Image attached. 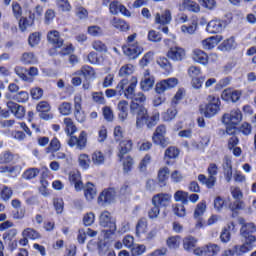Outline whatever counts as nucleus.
I'll use <instances>...</instances> for the list:
<instances>
[{
    "instance_id": "nucleus-1",
    "label": "nucleus",
    "mask_w": 256,
    "mask_h": 256,
    "mask_svg": "<svg viewBox=\"0 0 256 256\" xmlns=\"http://www.w3.org/2000/svg\"><path fill=\"white\" fill-rule=\"evenodd\" d=\"M137 83L138 80L135 76H132L130 81L128 79H122L117 84L118 95H124V97L130 99L132 103H145L147 101L145 94L142 92L135 93Z\"/></svg>"
},
{
    "instance_id": "nucleus-2",
    "label": "nucleus",
    "mask_w": 256,
    "mask_h": 256,
    "mask_svg": "<svg viewBox=\"0 0 256 256\" xmlns=\"http://www.w3.org/2000/svg\"><path fill=\"white\" fill-rule=\"evenodd\" d=\"M130 113L136 116V129H143V125H147L148 129L155 127L159 123V113H155L152 116H149L147 109L139 103L133 102L130 105Z\"/></svg>"
},
{
    "instance_id": "nucleus-3",
    "label": "nucleus",
    "mask_w": 256,
    "mask_h": 256,
    "mask_svg": "<svg viewBox=\"0 0 256 256\" xmlns=\"http://www.w3.org/2000/svg\"><path fill=\"white\" fill-rule=\"evenodd\" d=\"M64 125L66 127L65 132L70 136L67 141L69 147H76L79 151H83L87 147V133L82 131L78 138L73 136L77 132V126H75L71 118H64Z\"/></svg>"
},
{
    "instance_id": "nucleus-4",
    "label": "nucleus",
    "mask_w": 256,
    "mask_h": 256,
    "mask_svg": "<svg viewBox=\"0 0 256 256\" xmlns=\"http://www.w3.org/2000/svg\"><path fill=\"white\" fill-rule=\"evenodd\" d=\"M207 101L204 115L208 119H211V117H215L221 111V99L217 96L209 95Z\"/></svg>"
},
{
    "instance_id": "nucleus-5",
    "label": "nucleus",
    "mask_w": 256,
    "mask_h": 256,
    "mask_svg": "<svg viewBox=\"0 0 256 256\" xmlns=\"http://www.w3.org/2000/svg\"><path fill=\"white\" fill-rule=\"evenodd\" d=\"M99 225L101 227H106L108 228V232L110 234L115 233V231H117V224L115 222V218H113V216L111 215V212L109 211H103L100 214L99 217Z\"/></svg>"
},
{
    "instance_id": "nucleus-6",
    "label": "nucleus",
    "mask_w": 256,
    "mask_h": 256,
    "mask_svg": "<svg viewBox=\"0 0 256 256\" xmlns=\"http://www.w3.org/2000/svg\"><path fill=\"white\" fill-rule=\"evenodd\" d=\"M74 117L78 123H85V119H87L83 111V96L81 94L74 96Z\"/></svg>"
},
{
    "instance_id": "nucleus-7",
    "label": "nucleus",
    "mask_w": 256,
    "mask_h": 256,
    "mask_svg": "<svg viewBox=\"0 0 256 256\" xmlns=\"http://www.w3.org/2000/svg\"><path fill=\"white\" fill-rule=\"evenodd\" d=\"M165 135H167V127H165V125H159L152 137L153 143L161 147H167L169 145V139L165 138Z\"/></svg>"
},
{
    "instance_id": "nucleus-8",
    "label": "nucleus",
    "mask_w": 256,
    "mask_h": 256,
    "mask_svg": "<svg viewBox=\"0 0 256 256\" xmlns=\"http://www.w3.org/2000/svg\"><path fill=\"white\" fill-rule=\"evenodd\" d=\"M240 121H243V114L239 109H233L222 117V123H224V125H233L234 127H237Z\"/></svg>"
},
{
    "instance_id": "nucleus-9",
    "label": "nucleus",
    "mask_w": 256,
    "mask_h": 256,
    "mask_svg": "<svg viewBox=\"0 0 256 256\" xmlns=\"http://www.w3.org/2000/svg\"><path fill=\"white\" fill-rule=\"evenodd\" d=\"M179 84V79L172 77L161 80L156 84L155 91L158 95L165 93V91H169V89H174Z\"/></svg>"
},
{
    "instance_id": "nucleus-10",
    "label": "nucleus",
    "mask_w": 256,
    "mask_h": 256,
    "mask_svg": "<svg viewBox=\"0 0 256 256\" xmlns=\"http://www.w3.org/2000/svg\"><path fill=\"white\" fill-rule=\"evenodd\" d=\"M225 27H227V21L216 18L208 22L206 31L211 35H215L217 33H223V31H225Z\"/></svg>"
},
{
    "instance_id": "nucleus-11",
    "label": "nucleus",
    "mask_w": 256,
    "mask_h": 256,
    "mask_svg": "<svg viewBox=\"0 0 256 256\" xmlns=\"http://www.w3.org/2000/svg\"><path fill=\"white\" fill-rule=\"evenodd\" d=\"M124 55L128 57V59H137L141 53H143V47L139 45L138 42L134 44H127L122 47Z\"/></svg>"
},
{
    "instance_id": "nucleus-12",
    "label": "nucleus",
    "mask_w": 256,
    "mask_h": 256,
    "mask_svg": "<svg viewBox=\"0 0 256 256\" xmlns=\"http://www.w3.org/2000/svg\"><path fill=\"white\" fill-rule=\"evenodd\" d=\"M206 211H207V203L205 201H202L197 204V206L194 210V219L196 220V228L197 229H201V227L204 226L203 215H205Z\"/></svg>"
},
{
    "instance_id": "nucleus-13",
    "label": "nucleus",
    "mask_w": 256,
    "mask_h": 256,
    "mask_svg": "<svg viewBox=\"0 0 256 256\" xmlns=\"http://www.w3.org/2000/svg\"><path fill=\"white\" fill-rule=\"evenodd\" d=\"M111 15H118L122 13L124 17H131V12L121 2L114 0L109 5Z\"/></svg>"
},
{
    "instance_id": "nucleus-14",
    "label": "nucleus",
    "mask_w": 256,
    "mask_h": 256,
    "mask_svg": "<svg viewBox=\"0 0 256 256\" xmlns=\"http://www.w3.org/2000/svg\"><path fill=\"white\" fill-rule=\"evenodd\" d=\"M171 203V194L159 193L153 196L152 205H157L159 207H168Z\"/></svg>"
},
{
    "instance_id": "nucleus-15",
    "label": "nucleus",
    "mask_w": 256,
    "mask_h": 256,
    "mask_svg": "<svg viewBox=\"0 0 256 256\" xmlns=\"http://www.w3.org/2000/svg\"><path fill=\"white\" fill-rule=\"evenodd\" d=\"M115 189L109 188L107 190H104L101 192V194L98 197V203H101V205H107L109 203H113L115 201Z\"/></svg>"
},
{
    "instance_id": "nucleus-16",
    "label": "nucleus",
    "mask_w": 256,
    "mask_h": 256,
    "mask_svg": "<svg viewBox=\"0 0 256 256\" xmlns=\"http://www.w3.org/2000/svg\"><path fill=\"white\" fill-rule=\"evenodd\" d=\"M167 57L171 61H183L185 59V49L179 46L171 47L167 52Z\"/></svg>"
},
{
    "instance_id": "nucleus-17",
    "label": "nucleus",
    "mask_w": 256,
    "mask_h": 256,
    "mask_svg": "<svg viewBox=\"0 0 256 256\" xmlns=\"http://www.w3.org/2000/svg\"><path fill=\"white\" fill-rule=\"evenodd\" d=\"M192 60L195 63L205 66L209 64V55H207V53L201 49H194L192 51Z\"/></svg>"
},
{
    "instance_id": "nucleus-18",
    "label": "nucleus",
    "mask_w": 256,
    "mask_h": 256,
    "mask_svg": "<svg viewBox=\"0 0 256 256\" xmlns=\"http://www.w3.org/2000/svg\"><path fill=\"white\" fill-rule=\"evenodd\" d=\"M221 41H223V36L216 35V36L206 38L201 43H202L203 49H205L206 51H211V49H215V47H217V45H219Z\"/></svg>"
},
{
    "instance_id": "nucleus-19",
    "label": "nucleus",
    "mask_w": 256,
    "mask_h": 256,
    "mask_svg": "<svg viewBox=\"0 0 256 256\" xmlns=\"http://www.w3.org/2000/svg\"><path fill=\"white\" fill-rule=\"evenodd\" d=\"M7 108L17 119H23L25 117V107L19 105L13 101L7 102Z\"/></svg>"
},
{
    "instance_id": "nucleus-20",
    "label": "nucleus",
    "mask_w": 256,
    "mask_h": 256,
    "mask_svg": "<svg viewBox=\"0 0 256 256\" xmlns=\"http://www.w3.org/2000/svg\"><path fill=\"white\" fill-rule=\"evenodd\" d=\"M222 167L224 169L225 179L227 183H230L231 179H233V164L230 156L224 157Z\"/></svg>"
},
{
    "instance_id": "nucleus-21",
    "label": "nucleus",
    "mask_w": 256,
    "mask_h": 256,
    "mask_svg": "<svg viewBox=\"0 0 256 256\" xmlns=\"http://www.w3.org/2000/svg\"><path fill=\"white\" fill-rule=\"evenodd\" d=\"M118 119L121 123H125L127 121V117H129V103L127 101L122 100L118 103Z\"/></svg>"
},
{
    "instance_id": "nucleus-22",
    "label": "nucleus",
    "mask_w": 256,
    "mask_h": 256,
    "mask_svg": "<svg viewBox=\"0 0 256 256\" xmlns=\"http://www.w3.org/2000/svg\"><path fill=\"white\" fill-rule=\"evenodd\" d=\"M147 233V219L142 218L138 220L136 224V237L139 241H145V235Z\"/></svg>"
},
{
    "instance_id": "nucleus-23",
    "label": "nucleus",
    "mask_w": 256,
    "mask_h": 256,
    "mask_svg": "<svg viewBox=\"0 0 256 256\" xmlns=\"http://www.w3.org/2000/svg\"><path fill=\"white\" fill-rule=\"evenodd\" d=\"M131 149H133V141H131V140H122L119 143L118 157H119L120 161H123V157H125V155H127V153H129V151H131Z\"/></svg>"
},
{
    "instance_id": "nucleus-24",
    "label": "nucleus",
    "mask_w": 256,
    "mask_h": 256,
    "mask_svg": "<svg viewBox=\"0 0 256 256\" xmlns=\"http://www.w3.org/2000/svg\"><path fill=\"white\" fill-rule=\"evenodd\" d=\"M69 181L71 185H74L76 191H81V189H83V181L81 180L80 171H71L69 173Z\"/></svg>"
},
{
    "instance_id": "nucleus-25",
    "label": "nucleus",
    "mask_w": 256,
    "mask_h": 256,
    "mask_svg": "<svg viewBox=\"0 0 256 256\" xmlns=\"http://www.w3.org/2000/svg\"><path fill=\"white\" fill-rule=\"evenodd\" d=\"M47 39L49 43H52V45H54V47L56 48L63 47V39L59 35V31L52 30L48 32Z\"/></svg>"
},
{
    "instance_id": "nucleus-26",
    "label": "nucleus",
    "mask_w": 256,
    "mask_h": 256,
    "mask_svg": "<svg viewBox=\"0 0 256 256\" xmlns=\"http://www.w3.org/2000/svg\"><path fill=\"white\" fill-rule=\"evenodd\" d=\"M153 85H155V78L149 75V70H146L144 73V78L140 83V87L142 91H150V89H153Z\"/></svg>"
},
{
    "instance_id": "nucleus-27",
    "label": "nucleus",
    "mask_w": 256,
    "mask_h": 256,
    "mask_svg": "<svg viewBox=\"0 0 256 256\" xmlns=\"http://www.w3.org/2000/svg\"><path fill=\"white\" fill-rule=\"evenodd\" d=\"M171 11L165 10L162 14L156 13L155 15V23L157 25H169L171 23Z\"/></svg>"
},
{
    "instance_id": "nucleus-28",
    "label": "nucleus",
    "mask_w": 256,
    "mask_h": 256,
    "mask_svg": "<svg viewBox=\"0 0 256 256\" xmlns=\"http://www.w3.org/2000/svg\"><path fill=\"white\" fill-rule=\"evenodd\" d=\"M43 17V6L36 5L34 8L28 10V19L30 21H39Z\"/></svg>"
},
{
    "instance_id": "nucleus-29",
    "label": "nucleus",
    "mask_w": 256,
    "mask_h": 256,
    "mask_svg": "<svg viewBox=\"0 0 256 256\" xmlns=\"http://www.w3.org/2000/svg\"><path fill=\"white\" fill-rule=\"evenodd\" d=\"M198 181L205 185L207 189H213L215 187V183H217V177L215 176H205L204 174L198 175Z\"/></svg>"
},
{
    "instance_id": "nucleus-30",
    "label": "nucleus",
    "mask_w": 256,
    "mask_h": 256,
    "mask_svg": "<svg viewBox=\"0 0 256 256\" xmlns=\"http://www.w3.org/2000/svg\"><path fill=\"white\" fill-rule=\"evenodd\" d=\"M110 24L112 27L115 29H118L119 31H129V24L125 22V20L121 18L114 17L111 21Z\"/></svg>"
},
{
    "instance_id": "nucleus-31",
    "label": "nucleus",
    "mask_w": 256,
    "mask_h": 256,
    "mask_svg": "<svg viewBox=\"0 0 256 256\" xmlns=\"http://www.w3.org/2000/svg\"><path fill=\"white\" fill-rule=\"evenodd\" d=\"M84 195L87 199V201H93L95 199V196L97 195V188H95V185L93 183L88 182L84 188Z\"/></svg>"
},
{
    "instance_id": "nucleus-32",
    "label": "nucleus",
    "mask_w": 256,
    "mask_h": 256,
    "mask_svg": "<svg viewBox=\"0 0 256 256\" xmlns=\"http://www.w3.org/2000/svg\"><path fill=\"white\" fill-rule=\"evenodd\" d=\"M58 111L60 115L67 117L73 113V104H71V102H62L58 106Z\"/></svg>"
},
{
    "instance_id": "nucleus-33",
    "label": "nucleus",
    "mask_w": 256,
    "mask_h": 256,
    "mask_svg": "<svg viewBox=\"0 0 256 256\" xmlns=\"http://www.w3.org/2000/svg\"><path fill=\"white\" fill-rule=\"evenodd\" d=\"M21 61L24 65H37V63H39L35 54L31 52H25L21 57Z\"/></svg>"
},
{
    "instance_id": "nucleus-34",
    "label": "nucleus",
    "mask_w": 256,
    "mask_h": 256,
    "mask_svg": "<svg viewBox=\"0 0 256 256\" xmlns=\"http://www.w3.org/2000/svg\"><path fill=\"white\" fill-rule=\"evenodd\" d=\"M197 245V238L188 236L183 239V247L185 251H193Z\"/></svg>"
},
{
    "instance_id": "nucleus-35",
    "label": "nucleus",
    "mask_w": 256,
    "mask_h": 256,
    "mask_svg": "<svg viewBox=\"0 0 256 256\" xmlns=\"http://www.w3.org/2000/svg\"><path fill=\"white\" fill-rule=\"evenodd\" d=\"M76 75H83L85 79H91V77H95V70L93 67L85 65L76 72Z\"/></svg>"
},
{
    "instance_id": "nucleus-36",
    "label": "nucleus",
    "mask_w": 256,
    "mask_h": 256,
    "mask_svg": "<svg viewBox=\"0 0 256 256\" xmlns=\"http://www.w3.org/2000/svg\"><path fill=\"white\" fill-rule=\"evenodd\" d=\"M184 9L187 11H191L192 13H199L201 11V7L197 2L191 1V0H184L182 3Z\"/></svg>"
},
{
    "instance_id": "nucleus-37",
    "label": "nucleus",
    "mask_w": 256,
    "mask_h": 256,
    "mask_svg": "<svg viewBox=\"0 0 256 256\" xmlns=\"http://www.w3.org/2000/svg\"><path fill=\"white\" fill-rule=\"evenodd\" d=\"M22 237L35 241L36 239H41V234L33 228H26L22 231Z\"/></svg>"
},
{
    "instance_id": "nucleus-38",
    "label": "nucleus",
    "mask_w": 256,
    "mask_h": 256,
    "mask_svg": "<svg viewBox=\"0 0 256 256\" xmlns=\"http://www.w3.org/2000/svg\"><path fill=\"white\" fill-rule=\"evenodd\" d=\"M205 248V255L206 256H215V255H219V252L221 251V247L217 244H207L206 246H204Z\"/></svg>"
},
{
    "instance_id": "nucleus-39",
    "label": "nucleus",
    "mask_w": 256,
    "mask_h": 256,
    "mask_svg": "<svg viewBox=\"0 0 256 256\" xmlns=\"http://www.w3.org/2000/svg\"><path fill=\"white\" fill-rule=\"evenodd\" d=\"M13 197V189H11V187L9 186H2V188L0 189V199L2 201H9V199H11Z\"/></svg>"
},
{
    "instance_id": "nucleus-40",
    "label": "nucleus",
    "mask_w": 256,
    "mask_h": 256,
    "mask_svg": "<svg viewBox=\"0 0 256 256\" xmlns=\"http://www.w3.org/2000/svg\"><path fill=\"white\" fill-rule=\"evenodd\" d=\"M61 149V142L57 137H54L50 143L49 146L46 148V153H57Z\"/></svg>"
},
{
    "instance_id": "nucleus-41",
    "label": "nucleus",
    "mask_w": 256,
    "mask_h": 256,
    "mask_svg": "<svg viewBox=\"0 0 256 256\" xmlns=\"http://www.w3.org/2000/svg\"><path fill=\"white\" fill-rule=\"evenodd\" d=\"M256 227L254 223H246L242 226L240 233L242 237H247L248 235H252V233H255Z\"/></svg>"
},
{
    "instance_id": "nucleus-42",
    "label": "nucleus",
    "mask_w": 256,
    "mask_h": 256,
    "mask_svg": "<svg viewBox=\"0 0 256 256\" xmlns=\"http://www.w3.org/2000/svg\"><path fill=\"white\" fill-rule=\"evenodd\" d=\"M15 156L10 151H4L0 154V165H8L12 163Z\"/></svg>"
},
{
    "instance_id": "nucleus-43",
    "label": "nucleus",
    "mask_w": 256,
    "mask_h": 256,
    "mask_svg": "<svg viewBox=\"0 0 256 256\" xmlns=\"http://www.w3.org/2000/svg\"><path fill=\"white\" fill-rule=\"evenodd\" d=\"M78 163L82 169H89L91 165V158L87 154H80L78 156Z\"/></svg>"
},
{
    "instance_id": "nucleus-44",
    "label": "nucleus",
    "mask_w": 256,
    "mask_h": 256,
    "mask_svg": "<svg viewBox=\"0 0 256 256\" xmlns=\"http://www.w3.org/2000/svg\"><path fill=\"white\" fill-rule=\"evenodd\" d=\"M188 197H189V193H187L183 190H178L174 194L175 201H181L182 205H187V203H189V200H187Z\"/></svg>"
},
{
    "instance_id": "nucleus-45",
    "label": "nucleus",
    "mask_w": 256,
    "mask_h": 256,
    "mask_svg": "<svg viewBox=\"0 0 256 256\" xmlns=\"http://www.w3.org/2000/svg\"><path fill=\"white\" fill-rule=\"evenodd\" d=\"M39 175V169L38 168H29L25 170V172L22 174L23 179L26 181H31V179H35Z\"/></svg>"
},
{
    "instance_id": "nucleus-46",
    "label": "nucleus",
    "mask_w": 256,
    "mask_h": 256,
    "mask_svg": "<svg viewBox=\"0 0 256 256\" xmlns=\"http://www.w3.org/2000/svg\"><path fill=\"white\" fill-rule=\"evenodd\" d=\"M222 51H230V49H235V38L230 37L222 42L219 46Z\"/></svg>"
},
{
    "instance_id": "nucleus-47",
    "label": "nucleus",
    "mask_w": 256,
    "mask_h": 256,
    "mask_svg": "<svg viewBox=\"0 0 256 256\" xmlns=\"http://www.w3.org/2000/svg\"><path fill=\"white\" fill-rule=\"evenodd\" d=\"M229 209L233 213H235V211H243V209H245V202L243 200H235L229 204Z\"/></svg>"
},
{
    "instance_id": "nucleus-48",
    "label": "nucleus",
    "mask_w": 256,
    "mask_h": 256,
    "mask_svg": "<svg viewBox=\"0 0 256 256\" xmlns=\"http://www.w3.org/2000/svg\"><path fill=\"white\" fill-rule=\"evenodd\" d=\"M12 99L17 101V103H27V101H29V93H27V91H20L15 94Z\"/></svg>"
},
{
    "instance_id": "nucleus-49",
    "label": "nucleus",
    "mask_w": 256,
    "mask_h": 256,
    "mask_svg": "<svg viewBox=\"0 0 256 256\" xmlns=\"http://www.w3.org/2000/svg\"><path fill=\"white\" fill-rule=\"evenodd\" d=\"M167 245L169 249H179V245H181V237L172 236L168 238Z\"/></svg>"
},
{
    "instance_id": "nucleus-50",
    "label": "nucleus",
    "mask_w": 256,
    "mask_h": 256,
    "mask_svg": "<svg viewBox=\"0 0 256 256\" xmlns=\"http://www.w3.org/2000/svg\"><path fill=\"white\" fill-rule=\"evenodd\" d=\"M92 162L94 165H103L105 163V155L101 151H95L92 154Z\"/></svg>"
},
{
    "instance_id": "nucleus-51",
    "label": "nucleus",
    "mask_w": 256,
    "mask_h": 256,
    "mask_svg": "<svg viewBox=\"0 0 256 256\" xmlns=\"http://www.w3.org/2000/svg\"><path fill=\"white\" fill-rule=\"evenodd\" d=\"M234 251L236 253V256H241L245 255V253H249L251 250V246H248L247 244H242V245H236L234 246Z\"/></svg>"
},
{
    "instance_id": "nucleus-52",
    "label": "nucleus",
    "mask_w": 256,
    "mask_h": 256,
    "mask_svg": "<svg viewBox=\"0 0 256 256\" xmlns=\"http://www.w3.org/2000/svg\"><path fill=\"white\" fill-rule=\"evenodd\" d=\"M133 71H135V68L131 64H126L122 66L119 70V76L120 77H127V75L133 74Z\"/></svg>"
},
{
    "instance_id": "nucleus-53",
    "label": "nucleus",
    "mask_w": 256,
    "mask_h": 256,
    "mask_svg": "<svg viewBox=\"0 0 256 256\" xmlns=\"http://www.w3.org/2000/svg\"><path fill=\"white\" fill-rule=\"evenodd\" d=\"M176 106H172V108H169L166 113L163 115L164 121H173L175 117H177V108Z\"/></svg>"
},
{
    "instance_id": "nucleus-54",
    "label": "nucleus",
    "mask_w": 256,
    "mask_h": 256,
    "mask_svg": "<svg viewBox=\"0 0 256 256\" xmlns=\"http://www.w3.org/2000/svg\"><path fill=\"white\" fill-rule=\"evenodd\" d=\"M12 11L16 19H21V17H23V8H21V4H19V2L12 3Z\"/></svg>"
},
{
    "instance_id": "nucleus-55",
    "label": "nucleus",
    "mask_w": 256,
    "mask_h": 256,
    "mask_svg": "<svg viewBox=\"0 0 256 256\" xmlns=\"http://www.w3.org/2000/svg\"><path fill=\"white\" fill-rule=\"evenodd\" d=\"M182 33H186L187 35H193L195 31H197V23L192 22L189 25H182L181 26Z\"/></svg>"
},
{
    "instance_id": "nucleus-56",
    "label": "nucleus",
    "mask_w": 256,
    "mask_h": 256,
    "mask_svg": "<svg viewBox=\"0 0 256 256\" xmlns=\"http://www.w3.org/2000/svg\"><path fill=\"white\" fill-rule=\"evenodd\" d=\"M36 110L38 113H49L51 111V105L47 101H41L37 104Z\"/></svg>"
},
{
    "instance_id": "nucleus-57",
    "label": "nucleus",
    "mask_w": 256,
    "mask_h": 256,
    "mask_svg": "<svg viewBox=\"0 0 256 256\" xmlns=\"http://www.w3.org/2000/svg\"><path fill=\"white\" fill-rule=\"evenodd\" d=\"M163 37L161 36V33L155 31V30H150L148 32V41H151L152 43H159Z\"/></svg>"
},
{
    "instance_id": "nucleus-58",
    "label": "nucleus",
    "mask_w": 256,
    "mask_h": 256,
    "mask_svg": "<svg viewBox=\"0 0 256 256\" xmlns=\"http://www.w3.org/2000/svg\"><path fill=\"white\" fill-rule=\"evenodd\" d=\"M149 163H151V155L146 154L138 166L139 171H141V173H145V171H147V165H149Z\"/></svg>"
},
{
    "instance_id": "nucleus-59",
    "label": "nucleus",
    "mask_w": 256,
    "mask_h": 256,
    "mask_svg": "<svg viewBox=\"0 0 256 256\" xmlns=\"http://www.w3.org/2000/svg\"><path fill=\"white\" fill-rule=\"evenodd\" d=\"M92 47L95 51H98V53L107 52V45H105L101 40H95L92 43Z\"/></svg>"
},
{
    "instance_id": "nucleus-60",
    "label": "nucleus",
    "mask_w": 256,
    "mask_h": 256,
    "mask_svg": "<svg viewBox=\"0 0 256 256\" xmlns=\"http://www.w3.org/2000/svg\"><path fill=\"white\" fill-rule=\"evenodd\" d=\"M75 15L78 19H87L89 17V12L83 6H77L75 10Z\"/></svg>"
},
{
    "instance_id": "nucleus-61",
    "label": "nucleus",
    "mask_w": 256,
    "mask_h": 256,
    "mask_svg": "<svg viewBox=\"0 0 256 256\" xmlns=\"http://www.w3.org/2000/svg\"><path fill=\"white\" fill-rule=\"evenodd\" d=\"M16 75L22 79V81H29V76L27 75V69L21 67V66H16L14 69Z\"/></svg>"
},
{
    "instance_id": "nucleus-62",
    "label": "nucleus",
    "mask_w": 256,
    "mask_h": 256,
    "mask_svg": "<svg viewBox=\"0 0 256 256\" xmlns=\"http://www.w3.org/2000/svg\"><path fill=\"white\" fill-rule=\"evenodd\" d=\"M88 33L92 37H101V35H103V29L97 25L89 26Z\"/></svg>"
},
{
    "instance_id": "nucleus-63",
    "label": "nucleus",
    "mask_w": 256,
    "mask_h": 256,
    "mask_svg": "<svg viewBox=\"0 0 256 256\" xmlns=\"http://www.w3.org/2000/svg\"><path fill=\"white\" fill-rule=\"evenodd\" d=\"M165 157H168V159H177L179 157V149L174 146L169 147L165 151Z\"/></svg>"
},
{
    "instance_id": "nucleus-64",
    "label": "nucleus",
    "mask_w": 256,
    "mask_h": 256,
    "mask_svg": "<svg viewBox=\"0 0 256 256\" xmlns=\"http://www.w3.org/2000/svg\"><path fill=\"white\" fill-rule=\"evenodd\" d=\"M185 204H175L173 207L174 215H177V217H185Z\"/></svg>"
}]
</instances>
